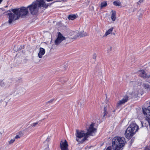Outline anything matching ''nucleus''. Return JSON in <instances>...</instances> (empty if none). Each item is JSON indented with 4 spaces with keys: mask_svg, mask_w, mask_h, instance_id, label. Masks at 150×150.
<instances>
[{
    "mask_svg": "<svg viewBox=\"0 0 150 150\" xmlns=\"http://www.w3.org/2000/svg\"><path fill=\"white\" fill-rule=\"evenodd\" d=\"M94 124L92 123L89 126L86 132L84 131L77 130L76 134V140L79 143H83L89 136H93L96 131V129L94 127Z\"/></svg>",
    "mask_w": 150,
    "mask_h": 150,
    "instance_id": "nucleus-1",
    "label": "nucleus"
},
{
    "mask_svg": "<svg viewBox=\"0 0 150 150\" xmlns=\"http://www.w3.org/2000/svg\"><path fill=\"white\" fill-rule=\"evenodd\" d=\"M28 8L27 7H22L18 9H11L12 12L10 11H8V23L11 24L13 21L18 19L20 17H25L28 13Z\"/></svg>",
    "mask_w": 150,
    "mask_h": 150,
    "instance_id": "nucleus-2",
    "label": "nucleus"
},
{
    "mask_svg": "<svg viewBox=\"0 0 150 150\" xmlns=\"http://www.w3.org/2000/svg\"><path fill=\"white\" fill-rule=\"evenodd\" d=\"M139 128L134 122H133L127 129L125 133V137L129 139L138 131Z\"/></svg>",
    "mask_w": 150,
    "mask_h": 150,
    "instance_id": "nucleus-3",
    "label": "nucleus"
},
{
    "mask_svg": "<svg viewBox=\"0 0 150 150\" xmlns=\"http://www.w3.org/2000/svg\"><path fill=\"white\" fill-rule=\"evenodd\" d=\"M125 139L124 137H116L112 140V147L114 150H119L124 145Z\"/></svg>",
    "mask_w": 150,
    "mask_h": 150,
    "instance_id": "nucleus-4",
    "label": "nucleus"
},
{
    "mask_svg": "<svg viewBox=\"0 0 150 150\" xmlns=\"http://www.w3.org/2000/svg\"><path fill=\"white\" fill-rule=\"evenodd\" d=\"M149 104V106L146 108H142V111L143 114L146 116V119L147 121L148 125L150 126V102Z\"/></svg>",
    "mask_w": 150,
    "mask_h": 150,
    "instance_id": "nucleus-5",
    "label": "nucleus"
},
{
    "mask_svg": "<svg viewBox=\"0 0 150 150\" xmlns=\"http://www.w3.org/2000/svg\"><path fill=\"white\" fill-rule=\"evenodd\" d=\"M65 39V38L63 36L61 33L59 32L56 39L55 40L54 43L56 45H58Z\"/></svg>",
    "mask_w": 150,
    "mask_h": 150,
    "instance_id": "nucleus-6",
    "label": "nucleus"
},
{
    "mask_svg": "<svg viewBox=\"0 0 150 150\" xmlns=\"http://www.w3.org/2000/svg\"><path fill=\"white\" fill-rule=\"evenodd\" d=\"M132 94L135 95V96H140L143 94L142 88L140 86H138L135 89L134 91L133 92Z\"/></svg>",
    "mask_w": 150,
    "mask_h": 150,
    "instance_id": "nucleus-7",
    "label": "nucleus"
},
{
    "mask_svg": "<svg viewBox=\"0 0 150 150\" xmlns=\"http://www.w3.org/2000/svg\"><path fill=\"white\" fill-rule=\"evenodd\" d=\"M60 147L61 150H68V144L67 141L65 140L64 142L61 141Z\"/></svg>",
    "mask_w": 150,
    "mask_h": 150,
    "instance_id": "nucleus-8",
    "label": "nucleus"
},
{
    "mask_svg": "<svg viewBox=\"0 0 150 150\" xmlns=\"http://www.w3.org/2000/svg\"><path fill=\"white\" fill-rule=\"evenodd\" d=\"M24 93V90L19 87H17L14 89V93L15 94H22Z\"/></svg>",
    "mask_w": 150,
    "mask_h": 150,
    "instance_id": "nucleus-9",
    "label": "nucleus"
},
{
    "mask_svg": "<svg viewBox=\"0 0 150 150\" xmlns=\"http://www.w3.org/2000/svg\"><path fill=\"white\" fill-rule=\"evenodd\" d=\"M128 99V97L127 96H125L122 99L120 100L117 103V107H118L119 106L127 102Z\"/></svg>",
    "mask_w": 150,
    "mask_h": 150,
    "instance_id": "nucleus-10",
    "label": "nucleus"
},
{
    "mask_svg": "<svg viewBox=\"0 0 150 150\" xmlns=\"http://www.w3.org/2000/svg\"><path fill=\"white\" fill-rule=\"evenodd\" d=\"M45 53V49L42 47H40V48L39 52L38 54V57L40 58H42L43 55Z\"/></svg>",
    "mask_w": 150,
    "mask_h": 150,
    "instance_id": "nucleus-11",
    "label": "nucleus"
},
{
    "mask_svg": "<svg viewBox=\"0 0 150 150\" xmlns=\"http://www.w3.org/2000/svg\"><path fill=\"white\" fill-rule=\"evenodd\" d=\"M88 35V34L84 32L83 31V32L78 33L77 34L76 36H75L74 38H76L77 37L80 36V37H83Z\"/></svg>",
    "mask_w": 150,
    "mask_h": 150,
    "instance_id": "nucleus-12",
    "label": "nucleus"
},
{
    "mask_svg": "<svg viewBox=\"0 0 150 150\" xmlns=\"http://www.w3.org/2000/svg\"><path fill=\"white\" fill-rule=\"evenodd\" d=\"M139 74L140 77L143 78H147V76H148L143 70H141L139 71Z\"/></svg>",
    "mask_w": 150,
    "mask_h": 150,
    "instance_id": "nucleus-13",
    "label": "nucleus"
},
{
    "mask_svg": "<svg viewBox=\"0 0 150 150\" xmlns=\"http://www.w3.org/2000/svg\"><path fill=\"white\" fill-rule=\"evenodd\" d=\"M143 87L148 90H150V86L147 82L144 83L142 84Z\"/></svg>",
    "mask_w": 150,
    "mask_h": 150,
    "instance_id": "nucleus-14",
    "label": "nucleus"
},
{
    "mask_svg": "<svg viewBox=\"0 0 150 150\" xmlns=\"http://www.w3.org/2000/svg\"><path fill=\"white\" fill-rule=\"evenodd\" d=\"M112 14L111 15V18L112 20L113 21H115L116 19V12L114 11H112Z\"/></svg>",
    "mask_w": 150,
    "mask_h": 150,
    "instance_id": "nucleus-15",
    "label": "nucleus"
},
{
    "mask_svg": "<svg viewBox=\"0 0 150 150\" xmlns=\"http://www.w3.org/2000/svg\"><path fill=\"white\" fill-rule=\"evenodd\" d=\"M113 28L111 27L105 33V35H104L103 37L106 36L109 34H110L113 30Z\"/></svg>",
    "mask_w": 150,
    "mask_h": 150,
    "instance_id": "nucleus-16",
    "label": "nucleus"
},
{
    "mask_svg": "<svg viewBox=\"0 0 150 150\" xmlns=\"http://www.w3.org/2000/svg\"><path fill=\"white\" fill-rule=\"evenodd\" d=\"M77 18V16L75 14H71L69 15L68 18L69 20H73L76 19Z\"/></svg>",
    "mask_w": 150,
    "mask_h": 150,
    "instance_id": "nucleus-17",
    "label": "nucleus"
},
{
    "mask_svg": "<svg viewBox=\"0 0 150 150\" xmlns=\"http://www.w3.org/2000/svg\"><path fill=\"white\" fill-rule=\"evenodd\" d=\"M39 126V122H36L31 124L30 127H36Z\"/></svg>",
    "mask_w": 150,
    "mask_h": 150,
    "instance_id": "nucleus-18",
    "label": "nucleus"
},
{
    "mask_svg": "<svg viewBox=\"0 0 150 150\" xmlns=\"http://www.w3.org/2000/svg\"><path fill=\"white\" fill-rule=\"evenodd\" d=\"M113 4L116 6H120L121 4L120 1H116L113 2Z\"/></svg>",
    "mask_w": 150,
    "mask_h": 150,
    "instance_id": "nucleus-19",
    "label": "nucleus"
},
{
    "mask_svg": "<svg viewBox=\"0 0 150 150\" xmlns=\"http://www.w3.org/2000/svg\"><path fill=\"white\" fill-rule=\"evenodd\" d=\"M108 113V112L107 111V108L105 107L104 108V112L103 115V117L104 118L105 116H106Z\"/></svg>",
    "mask_w": 150,
    "mask_h": 150,
    "instance_id": "nucleus-20",
    "label": "nucleus"
},
{
    "mask_svg": "<svg viewBox=\"0 0 150 150\" xmlns=\"http://www.w3.org/2000/svg\"><path fill=\"white\" fill-rule=\"evenodd\" d=\"M107 3L106 1H104L101 3L100 6L101 8H102L104 7H105L107 6Z\"/></svg>",
    "mask_w": 150,
    "mask_h": 150,
    "instance_id": "nucleus-21",
    "label": "nucleus"
},
{
    "mask_svg": "<svg viewBox=\"0 0 150 150\" xmlns=\"http://www.w3.org/2000/svg\"><path fill=\"white\" fill-rule=\"evenodd\" d=\"M82 102H81L80 101H79V102L78 103V107H81L82 106H83V103H81Z\"/></svg>",
    "mask_w": 150,
    "mask_h": 150,
    "instance_id": "nucleus-22",
    "label": "nucleus"
},
{
    "mask_svg": "<svg viewBox=\"0 0 150 150\" xmlns=\"http://www.w3.org/2000/svg\"><path fill=\"white\" fill-rule=\"evenodd\" d=\"M15 139H11L9 141H8V144H12L13 143V142H15Z\"/></svg>",
    "mask_w": 150,
    "mask_h": 150,
    "instance_id": "nucleus-23",
    "label": "nucleus"
},
{
    "mask_svg": "<svg viewBox=\"0 0 150 150\" xmlns=\"http://www.w3.org/2000/svg\"><path fill=\"white\" fill-rule=\"evenodd\" d=\"M144 150H150V145L149 146H146Z\"/></svg>",
    "mask_w": 150,
    "mask_h": 150,
    "instance_id": "nucleus-24",
    "label": "nucleus"
},
{
    "mask_svg": "<svg viewBox=\"0 0 150 150\" xmlns=\"http://www.w3.org/2000/svg\"><path fill=\"white\" fill-rule=\"evenodd\" d=\"M54 100V99H52L50 100V101H47V103H52V102Z\"/></svg>",
    "mask_w": 150,
    "mask_h": 150,
    "instance_id": "nucleus-25",
    "label": "nucleus"
},
{
    "mask_svg": "<svg viewBox=\"0 0 150 150\" xmlns=\"http://www.w3.org/2000/svg\"><path fill=\"white\" fill-rule=\"evenodd\" d=\"M96 57V54L94 53L93 54V59H95Z\"/></svg>",
    "mask_w": 150,
    "mask_h": 150,
    "instance_id": "nucleus-26",
    "label": "nucleus"
},
{
    "mask_svg": "<svg viewBox=\"0 0 150 150\" xmlns=\"http://www.w3.org/2000/svg\"><path fill=\"white\" fill-rule=\"evenodd\" d=\"M147 80H148L149 82L150 83V75H148L147 76Z\"/></svg>",
    "mask_w": 150,
    "mask_h": 150,
    "instance_id": "nucleus-27",
    "label": "nucleus"
},
{
    "mask_svg": "<svg viewBox=\"0 0 150 150\" xmlns=\"http://www.w3.org/2000/svg\"><path fill=\"white\" fill-rule=\"evenodd\" d=\"M20 138V136H19L18 135H16V136L15 137V138L14 139H17Z\"/></svg>",
    "mask_w": 150,
    "mask_h": 150,
    "instance_id": "nucleus-28",
    "label": "nucleus"
},
{
    "mask_svg": "<svg viewBox=\"0 0 150 150\" xmlns=\"http://www.w3.org/2000/svg\"><path fill=\"white\" fill-rule=\"evenodd\" d=\"M141 125H142V126L141 127H143L144 126H146V123H145V125H143V122H142V121H141Z\"/></svg>",
    "mask_w": 150,
    "mask_h": 150,
    "instance_id": "nucleus-29",
    "label": "nucleus"
},
{
    "mask_svg": "<svg viewBox=\"0 0 150 150\" xmlns=\"http://www.w3.org/2000/svg\"><path fill=\"white\" fill-rule=\"evenodd\" d=\"M106 150H112L111 147V146L108 147L106 149Z\"/></svg>",
    "mask_w": 150,
    "mask_h": 150,
    "instance_id": "nucleus-30",
    "label": "nucleus"
},
{
    "mask_svg": "<svg viewBox=\"0 0 150 150\" xmlns=\"http://www.w3.org/2000/svg\"><path fill=\"white\" fill-rule=\"evenodd\" d=\"M50 140V139L49 137H47L46 139V141H47V142H49Z\"/></svg>",
    "mask_w": 150,
    "mask_h": 150,
    "instance_id": "nucleus-31",
    "label": "nucleus"
},
{
    "mask_svg": "<svg viewBox=\"0 0 150 150\" xmlns=\"http://www.w3.org/2000/svg\"><path fill=\"white\" fill-rule=\"evenodd\" d=\"M143 0H139V1L138 2V4H139V3H141L142 2Z\"/></svg>",
    "mask_w": 150,
    "mask_h": 150,
    "instance_id": "nucleus-32",
    "label": "nucleus"
},
{
    "mask_svg": "<svg viewBox=\"0 0 150 150\" xmlns=\"http://www.w3.org/2000/svg\"><path fill=\"white\" fill-rule=\"evenodd\" d=\"M2 133H1L0 132V138L2 137Z\"/></svg>",
    "mask_w": 150,
    "mask_h": 150,
    "instance_id": "nucleus-33",
    "label": "nucleus"
},
{
    "mask_svg": "<svg viewBox=\"0 0 150 150\" xmlns=\"http://www.w3.org/2000/svg\"><path fill=\"white\" fill-rule=\"evenodd\" d=\"M3 0H0V4L2 2Z\"/></svg>",
    "mask_w": 150,
    "mask_h": 150,
    "instance_id": "nucleus-34",
    "label": "nucleus"
},
{
    "mask_svg": "<svg viewBox=\"0 0 150 150\" xmlns=\"http://www.w3.org/2000/svg\"><path fill=\"white\" fill-rule=\"evenodd\" d=\"M110 50H111V49H112V47H110Z\"/></svg>",
    "mask_w": 150,
    "mask_h": 150,
    "instance_id": "nucleus-35",
    "label": "nucleus"
}]
</instances>
